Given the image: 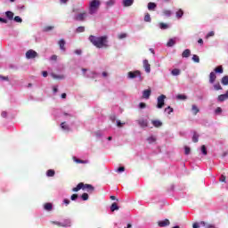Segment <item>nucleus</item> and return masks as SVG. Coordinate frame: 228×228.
Wrapping results in <instances>:
<instances>
[{"label":"nucleus","mask_w":228,"mask_h":228,"mask_svg":"<svg viewBox=\"0 0 228 228\" xmlns=\"http://www.w3.org/2000/svg\"><path fill=\"white\" fill-rule=\"evenodd\" d=\"M83 52L81 50H75V54H77L78 56L81 55Z\"/></svg>","instance_id":"nucleus-61"},{"label":"nucleus","mask_w":228,"mask_h":228,"mask_svg":"<svg viewBox=\"0 0 228 228\" xmlns=\"http://www.w3.org/2000/svg\"><path fill=\"white\" fill-rule=\"evenodd\" d=\"M192 60L195 63H200V58H199V56L197 54H194L192 56Z\"/></svg>","instance_id":"nucleus-39"},{"label":"nucleus","mask_w":228,"mask_h":228,"mask_svg":"<svg viewBox=\"0 0 228 228\" xmlns=\"http://www.w3.org/2000/svg\"><path fill=\"white\" fill-rule=\"evenodd\" d=\"M159 28L160 29H168V24L160 22L159 23Z\"/></svg>","instance_id":"nucleus-35"},{"label":"nucleus","mask_w":228,"mask_h":228,"mask_svg":"<svg viewBox=\"0 0 228 228\" xmlns=\"http://www.w3.org/2000/svg\"><path fill=\"white\" fill-rule=\"evenodd\" d=\"M44 208H45V211H51L53 209V204L45 203Z\"/></svg>","instance_id":"nucleus-32"},{"label":"nucleus","mask_w":228,"mask_h":228,"mask_svg":"<svg viewBox=\"0 0 228 228\" xmlns=\"http://www.w3.org/2000/svg\"><path fill=\"white\" fill-rule=\"evenodd\" d=\"M184 15V12H183L181 9L176 12V17L177 19H181Z\"/></svg>","instance_id":"nucleus-37"},{"label":"nucleus","mask_w":228,"mask_h":228,"mask_svg":"<svg viewBox=\"0 0 228 228\" xmlns=\"http://www.w3.org/2000/svg\"><path fill=\"white\" fill-rule=\"evenodd\" d=\"M61 127L63 131H70V126H69L66 122H62Z\"/></svg>","instance_id":"nucleus-22"},{"label":"nucleus","mask_w":228,"mask_h":228,"mask_svg":"<svg viewBox=\"0 0 228 228\" xmlns=\"http://www.w3.org/2000/svg\"><path fill=\"white\" fill-rule=\"evenodd\" d=\"M77 197H78L77 194L71 195V200H77Z\"/></svg>","instance_id":"nucleus-55"},{"label":"nucleus","mask_w":228,"mask_h":228,"mask_svg":"<svg viewBox=\"0 0 228 228\" xmlns=\"http://www.w3.org/2000/svg\"><path fill=\"white\" fill-rule=\"evenodd\" d=\"M151 124L154 126V127H161V126H163V123L159 120H152Z\"/></svg>","instance_id":"nucleus-21"},{"label":"nucleus","mask_w":228,"mask_h":228,"mask_svg":"<svg viewBox=\"0 0 228 228\" xmlns=\"http://www.w3.org/2000/svg\"><path fill=\"white\" fill-rule=\"evenodd\" d=\"M85 27L81 26L77 28V33H84Z\"/></svg>","instance_id":"nucleus-45"},{"label":"nucleus","mask_w":228,"mask_h":228,"mask_svg":"<svg viewBox=\"0 0 228 228\" xmlns=\"http://www.w3.org/2000/svg\"><path fill=\"white\" fill-rule=\"evenodd\" d=\"M142 65L145 72L147 74H151V64L149 63V60H143L142 61Z\"/></svg>","instance_id":"nucleus-7"},{"label":"nucleus","mask_w":228,"mask_h":228,"mask_svg":"<svg viewBox=\"0 0 228 228\" xmlns=\"http://www.w3.org/2000/svg\"><path fill=\"white\" fill-rule=\"evenodd\" d=\"M73 161H75V163H77V164L81 163L83 165H86V163H88V160L79 159L76 157H73Z\"/></svg>","instance_id":"nucleus-19"},{"label":"nucleus","mask_w":228,"mask_h":228,"mask_svg":"<svg viewBox=\"0 0 228 228\" xmlns=\"http://www.w3.org/2000/svg\"><path fill=\"white\" fill-rule=\"evenodd\" d=\"M133 3H134V0H123V6L126 8L133 6Z\"/></svg>","instance_id":"nucleus-13"},{"label":"nucleus","mask_w":228,"mask_h":228,"mask_svg":"<svg viewBox=\"0 0 228 228\" xmlns=\"http://www.w3.org/2000/svg\"><path fill=\"white\" fill-rule=\"evenodd\" d=\"M139 108L141 110H144V108H147V104L145 102H140L139 103Z\"/></svg>","instance_id":"nucleus-47"},{"label":"nucleus","mask_w":228,"mask_h":228,"mask_svg":"<svg viewBox=\"0 0 228 228\" xmlns=\"http://www.w3.org/2000/svg\"><path fill=\"white\" fill-rule=\"evenodd\" d=\"M222 85H224V86H227L228 85V76H224L222 77L221 80Z\"/></svg>","instance_id":"nucleus-27"},{"label":"nucleus","mask_w":228,"mask_h":228,"mask_svg":"<svg viewBox=\"0 0 228 228\" xmlns=\"http://www.w3.org/2000/svg\"><path fill=\"white\" fill-rule=\"evenodd\" d=\"M118 38L119 40H122V39H124V38H127V34H126V33L118 34Z\"/></svg>","instance_id":"nucleus-38"},{"label":"nucleus","mask_w":228,"mask_h":228,"mask_svg":"<svg viewBox=\"0 0 228 228\" xmlns=\"http://www.w3.org/2000/svg\"><path fill=\"white\" fill-rule=\"evenodd\" d=\"M215 72H216L217 74H224V68L222 66H218L217 68H216Z\"/></svg>","instance_id":"nucleus-33"},{"label":"nucleus","mask_w":228,"mask_h":228,"mask_svg":"<svg viewBox=\"0 0 228 228\" xmlns=\"http://www.w3.org/2000/svg\"><path fill=\"white\" fill-rule=\"evenodd\" d=\"M191 110L193 112V115H197V113H199V111H200V110H199V107H197V105H192Z\"/></svg>","instance_id":"nucleus-30"},{"label":"nucleus","mask_w":228,"mask_h":228,"mask_svg":"<svg viewBox=\"0 0 228 228\" xmlns=\"http://www.w3.org/2000/svg\"><path fill=\"white\" fill-rule=\"evenodd\" d=\"M200 224L201 225V227H205V228H216V227H215V225L209 224H208V223H206L204 221H201L200 223Z\"/></svg>","instance_id":"nucleus-14"},{"label":"nucleus","mask_w":228,"mask_h":228,"mask_svg":"<svg viewBox=\"0 0 228 228\" xmlns=\"http://www.w3.org/2000/svg\"><path fill=\"white\" fill-rule=\"evenodd\" d=\"M201 152L204 156H208V149H206V145L201 146Z\"/></svg>","instance_id":"nucleus-41"},{"label":"nucleus","mask_w":228,"mask_h":228,"mask_svg":"<svg viewBox=\"0 0 228 228\" xmlns=\"http://www.w3.org/2000/svg\"><path fill=\"white\" fill-rule=\"evenodd\" d=\"M176 99H178V101H186V99H188V96H186L185 94H178L176 95Z\"/></svg>","instance_id":"nucleus-29"},{"label":"nucleus","mask_w":228,"mask_h":228,"mask_svg":"<svg viewBox=\"0 0 228 228\" xmlns=\"http://www.w3.org/2000/svg\"><path fill=\"white\" fill-rule=\"evenodd\" d=\"M159 227H167V225H170V220L165 219L163 221L158 222Z\"/></svg>","instance_id":"nucleus-9"},{"label":"nucleus","mask_w":228,"mask_h":228,"mask_svg":"<svg viewBox=\"0 0 228 228\" xmlns=\"http://www.w3.org/2000/svg\"><path fill=\"white\" fill-rule=\"evenodd\" d=\"M215 81H216V73H215V72H211L210 74H209V83L211 84V85H213V83H215Z\"/></svg>","instance_id":"nucleus-12"},{"label":"nucleus","mask_w":228,"mask_h":228,"mask_svg":"<svg viewBox=\"0 0 228 228\" xmlns=\"http://www.w3.org/2000/svg\"><path fill=\"white\" fill-rule=\"evenodd\" d=\"M56 174V172L54 171V169H49L46 172V175L47 177H54V175Z\"/></svg>","instance_id":"nucleus-26"},{"label":"nucleus","mask_w":228,"mask_h":228,"mask_svg":"<svg viewBox=\"0 0 228 228\" xmlns=\"http://www.w3.org/2000/svg\"><path fill=\"white\" fill-rule=\"evenodd\" d=\"M191 54V51L190 49H186L183 52L182 57L183 58H190V55Z\"/></svg>","instance_id":"nucleus-16"},{"label":"nucleus","mask_w":228,"mask_h":228,"mask_svg":"<svg viewBox=\"0 0 228 228\" xmlns=\"http://www.w3.org/2000/svg\"><path fill=\"white\" fill-rule=\"evenodd\" d=\"M89 41L94 47H97V49H106L110 47L108 45V36L95 37L91 35Z\"/></svg>","instance_id":"nucleus-1"},{"label":"nucleus","mask_w":228,"mask_h":228,"mask_svg":"<svg viewBox=\"0 0 228 228\" xmlns=\"http://www.w3.org/2000/svg\"><path fill=\"white\" fill-rule=\"evenodd\" d=\"M128 77L129 79H134L135 77H142V72H140V70L129 71Z\"/></svg>","instance_id":"nucleus-6"},{"label":"nucleus","mask_w":228,"mask_h":228,"mask_svg":"<svg viewBox=\"0 0 228 228\" xmlns=\"http://www.w3.org/2000/svg\"><path fill=\"white\" fill-rule=\"evenodd\" d=\"M51 60H52L53 61H56V60H58V56L53 55V56L51 57Z\"/></svg>","instance_id":"nucleus-62"},{"label":"nucleus","mask_w":228,"mask_h":228,"mask_svg":"<svg viewBox=\"0 0 228 228\" xmlns=\"http://www.w3.org/2000/svg\"><path fill=\"white\" fill-rule=\"evenodd\" d=\"M119 208H118V204H117V202H114L111 204L110 206V211L113 213L115 211H118Z\"/></svg>","instance_id":"nucleus-18"},{"label":"nucleus","mask_w":228,"mask_h":228,"mask_svg":"<svg viewBox=\"0 0 228 228\" xmlns=\"http://www.w3.org/2000/svg\"><path fill=\"white\" fill-rule=\"evenodd\" d=\"M59 47L61 49V51H65V39H61L59 41Z\"/></svg>","instance_id":"nucleus-20"},{"label":"nucleus","mask_w":228,"mask_h":228,"mask_svg":"<svg viewBox=\"0 0 228 228\" xmlns=\"http://www.w3.org/2000/svg\"><path fill=\"white\" fill-rule=\"evenodd\" d=\"M37 56H38V53H37L33 49H30V50L27 51V53H26L27 60H33V59L37 58Z\"/></svg>","instance_id":"nucleus-5"},{"label":"nucleus","mask_w":228,"mask_h":228,"mask_svg":"<svg viewBox=\"0 0 228 228\" xmlns=\"http://www.w3.org/2000/svg\"><path fill=\"white\" fill-rule=\"evenodd\" d=\"M52 29H54V26H46L44 28V31H52Z\"/></svg>","instance_id":"nucleus-43"},{"label":"nucleus","mask_w":228,"mask_h":228,"mask_svg":"<svg viewBox=\"0 0 228 228\" xmlns=\"http://www.w3.org/2000/svg\"><path fill=\"white\" fill-rule=\"evenodd\" d=\"M152 91L151 89H146L142 92V99H149Z\"/></svg>","instance_id":"nucleus-11"},{"label":"nucleus","mask_w":228,"mask_h":228,"mask_svg":"<svg viewBox=\"0 0 228 228\" xmlns=\"http://www.w3.org/2000/svg\"><path fill=\"white\" fill-rule=\"evenodd\" d=\"M124 124H125V123L120 122V120H118V121H117V126H118V127H122V126H124Z\"/></svg>","instance_id":"nucleus-56"},{"label":"nucleus","mask_w":228,"mask_h":228,"mask_svg":"<svg viewBox=\"0 0 228 228\" xmlns=\"http://www.w3.org/2000/svg\"><path fill=\"white\" fill-rule=\"evenodd\" d=\"M171 74H172V76H179V74H181V69H174L171 71Z\"/></svg>","instance_id":"nucleus-34"},{"label":"nucleus","mask_w":228,"mask_h":228,"mask_svg":"<svg viewBox=\"0 0 228 228\" xmlns=\"http://www.w3.org/2000/svg\"><path fill=\"white\" fill-rule=\"evenodd\" d=\"M167 99V96L165 94H161L160 96L158 97L157 99V108L159 110H161V108H163V106H165V100Z\"/></svg>","instance_id":"nucleus-4"},{"label":"nucleus","mask_w":228,"mask_h":228,"mask_svg":"<svg viewBox=\"0 0 228 228\" xmlns=\"http://www.w3.org/2000/svg\"><path fill=\"white\" fill-rule=\"evenodd\" d=\"M14 20H15V22H22V18H20V16H15L14 17Z\"/></svg>","instance_id":"nucleus-50"},{"label":"nucleus","mask_w":228,"mask_h":228,"mask_svg":"<svg viewBox=\"0 0 228 228\" xmlns=\"http://www.w3.org/2000/svg\"><path fill=\"white\" fill-rule=\"evenodd\" d=\"M219 181H220L221 183H225V181H226L225 175H222L221 177H220V179H219Z\"/></svg>","instance_id":"nucleus-53"},{"label":"nucleus","mask_w":228,"mask_h":228,"mask_svg":"<svg viewBox=\"0 0 228 228\" xmlns=\"http://www.w3.org/2000/svg\"><path fill=\"white\" fill-rule=\"evenodd\" d=\"M51 76L53 79H65V76L63 75H56L54 73H52Z\"/></svg>","instance_id":"nucleus-25"},{"label":"nucleus","mask_w":228,"mask_h":228,"mask_svg":"<svg viewBox=\"0 0 228 228\" xmlns=\"http://www.w3.org/2000/svg\"><path fill=\"white\" fill-rule=\"evenodd\" d=\"M79 190H87L88 193H94L95 188L92 184L79 183L77 187L72 189V191H79Z\"/></svg>","instance_id":"nucleus-3"},{"label":"nucleus","mask_w":228,"mask_h":228,"mask_svg":"<svg viewBox=\"0 0 228 228\" xmlns=\"http://www.w3.org/2000/svg\"><path fill=\"white\" fill-rule=\"evenodd\" d=\"M200 226H202L201 224H200V223L199 224V223H194L193 224H192V228H200Z\"/></svg>","instance_id":"nucleus-52"},{"label":"nucleus","mask_w":228,"mask_h":228,"mask_svg":"<svg viewBox=\"0 0 228 228\" xmlns=\"http://www.w3.org/2000/svg\"><path fill=\"white\" fill-rule=\"evenodd\" d=\"M63 203L66 205V206H69L70 204V200H69L68 199H65L63 200Z\"/></svg>","instance_id":"nucleus-60"},{"label":"nucleus","mask_w":228,"mask_h":228,"mask_svg":"<svg viewBox=\"0 0 228 228\" xmlns=\"http://www.w3.org/2000/svg\"><path fill=\"white\" fill-rule=\"evenodd\" d=\"M0 22H3L4 24H8V20L0 17Z\"/></svg>","instance_id":"nucleus-54"},{"label":"nucleus","mask_w":228,"mask_h":228,"mask_svg":"<svg viewBox=\"0 0 228 228\" xmlns=\"http://www.w3.org/2000/svg\"><path fill=\"white\" fill-rule=\"evenodd\" d=\"M216 114H219V113H221L222 112V108H220V107H217L216 109V111H215Z\"/></svg>","instance_id":"nucleus-57"},{"label":"nucleus","mask_w":228,"mask_h":228,"mask_svg":"<svg viewBox=\"0 0 228 228\" xmlns=\"http://www.w3.org/2000/svg\"><path fill=\"white\" fill-rule=\"evenodd\" d=\"M163 15H165L166 17H170V15H172V11H170V10H164L163 11Z\"/></svg>","instance_id":"nucleus-40"},{"label":"nucleus","mask_w":228,"mask_h":228,"mask_svg":"<svg viewBox=\"0 0 228 228\" xmlns=\"http://www.w3.org/2000/svg\"><path fill=\"white\" fill-rule=\"evenodd\" d=\"M13 12H12V11H7L5 12V16L7 17V19H9V20H13Z\"/></svg>","instance_id":"nucleus-24"},{"label":"nucleus","mask_w":228,"mask_h":228,"mask_svg":"<svg viewBox=\"0 0 228 228\" xmlns=\"http://www.w3.org/2000/svg\"><path fill=\"white\" fill-rule=\"evenodd\" d=\"M174 45H175V38L169 39L168 42L167 43V46L174 47Z\"/></svg>","instance_id":"nucleus-23"},{"label":"nucleus","mask_w":228,"mask_h":228,"mask_svg":"<svg viewBox=\"0 0 228 228\" xmlns=\"http://www.w3.org/2000/svg\"><path fill=\"white\" fill-rule=\"evenodd\" d=\"M156 137H154V135H151V136H150V137H148L147 138V142H149V143H156Z\"/></svg>","instance_id":"nucleus-31"},{"label":"nucleus","mask_w":228,"mask_h":228,"mask_svg":"<svg viewBox=\"0 0 228 228\" xmlns=\"http://www.w3.org/2000/svg\"><path fill=\"white\" fill-rule=\"evenodd\" d=\"M137 123L139 124L140 127H148L149 121L146 119H139L137 120Z\"/></svg>","instance_id":"nucleus-10"},{"label":"nucleus","mask_w":228,"mask_h":228,"mask_svg":"<svg viewBox=\"0 0 228 228\" xmlns=\"http://www.w3.org/2000/svg\"><path fill=\"white\" fill-rule=\"evenodd\" d=\"M184 150H185V151H184V153L186 154V156H188V154H190V152H191L190 147L185 146Z\"/></svg>","instance_id":"nucleus-51"},{"label":"nucleus","mask_w":228,"mask_h":228,"mask_svg":"<svg viewBox=\"0 0 228 228\" xmlns=\"http://www.w3.org/2000/svg\"><path fill=\"white\" fill-rule=\"evenodd\" d=\"M215 35V31H210L207 34L206 38H211Z\"/></svg>","instance_id":"nucleus-48"},{"label":"nucleus","mask_w":228,"mask_h":228,"mask_svg":"<svg viewBox=\"0 0 228 228\" xmlns=\"http://www.w3.org/2000/svg\"><path fill=\"white\" fill-rule=\"evenodd\" d=\"M199 134H197V132H194L193 133V136H192V142H194V143H197L198 142H199Z\"/></svg>","instance_id":"nucleus-28"},{"label":"nucleus","mask_w":228,"mask_h":228,"mask_svg":"<svg viewBox=\"0 0 228 228\" xmlns=\"http://www.w3.org/2000/svg\"><path fill=\"white\" fill-rule=\"evenodd\" d=\"M42 76H43V77H47V76H48L47 71H43Z\"/></svg>","instance_id":"nucleus-63"},{"label":"nucleus","mask_w":228,"mask_h":228,"mask_svg":"<svg viewBox=\"0 0 228 228\" xmlns=\"http://www.w3.org/2000/svg\"><path fill=\"white\" fill-rule=\"evenodd\" d=\"M157 4H156V3H152V2H150L149 4H148V10H150V11H155L156 10V8H157Z\"/></svg>","instance_id":"nucleus-17"},{"label":"nucleus","mask_w":228,"mask_h":228,"mask_svg":"<svg viewBox=\"0 0 228 228\" xmlns=\"http://www.w3.org/2000/svg\"><path fill=\"white\" fill-rule=\"evenodd\" d=\"M214 88L215 90H222V86H220V83H217L216 85H214Z\"/></svg>","instance_id":"nucleus-46"},{"label":"nucleus","mask_w":228,"mask_h":228,"mask_svg":"<svg viewBox=\"0 0 228 228\" xmlns=\"http://www.w3.org/2000/svg\"><path fill=\"white\" fill-rule=\"evenodd\" d=\"M151 20H152V19L151 18V14L146 13L144 15V22H151Z\"/></svg>","instance_id":"nucleus-36"},{"label":"nucleus","mask_w":228,"mask_h":228,"mask_svg":"<svg viewBox=\"0 0 228 228\" xmlns=\"http://www.w3.org/2000/svg\"><path fill=\"white\" fill-rule=\"evenodd\" d=\"M99 8H101V0H92L89 3L88 12L90 15H94L97 12H99Z\"/></svg>","instance_id":"nucleus-2"},{"label":"nucleus","mask_w":228,"mask_h":228,"mask_svg":"<svg viewBox=\"0 0 228 228\" xmlns=\"http://www.w3.org/2000/svg\"><path fill=\"white\" fill-rule=\"evenodd\" d=\"M86 17H87V14H86V12H83L79 14H77L76 17H75V20H79L80 22H83V20H85Z\"/></svg>","instance_id":"nucleus-8"},{"label":"nucleus","mask_w":228,"mask_h":228,"mask_svg":"<svg viewBox=\"0 0 228 228\" xmlns=\"http://www.w3.org/2000/svg\"><path fill=\"white\" fill-rule=\"evenodd\" d=\"M0 78L2 79V81H9L8 77L1 76Z\"/></svg>","instance_id":"nucleus-59"},{"label":"nucleus","mask_w":228,"mask_h":228,"mask_svg":"<svg viewBox=\"0 0 228 228\" xmlns=\"http://www.w3.org/2000/svg\"><path fill=\"white\" fill-rule=\"evenodd\" d=\"M227 99H228V96L225 94H220L217 97L218 102H224V101H227Z\"/></svg>","instance_id":"nucleus-15"},{"label":"nucleus","mask_w":228,"mask_h":228,"mask_svg":"<svg viewBox=\"0 0 228 228\" xmlns=\"http://www.w3.org/2000/svg\"><path fill=\"white\" fill-rule=\"evenodd\" d=\"M107 6H113V4H115V1L114 0H109L106 3Z\"/></svg>","instance_id":"nucleus-49"},{"label":"nucleus","mask_w":228,"mask_h":228,"mask_svg":"<svg viewBox=\"0 0 228 228\" xmlns=\"http://www.w3.org/2000/svg\"><path fill=\"white\" fill-rule=\"evenodd\" d=\"M88 193L85 192L81 195L82 200H88Z\"/></svg>","instance_id":"nucleus-44"},{"label":"nucleus","mask_w":228,"mask_h":228,"mask_svg":"<svg viewBox=\"0 0 228 228\" xmlns=\"http://www.w3.org/2000/svg\"><path fill=\"white\" fill-rule=\"evenodd\" d=\"M7 113H6V111H3L2 112V117L4 118H6V117H7Z\"/></svg>","instance_id":"nucleus-64"},{"label":"nucleus","mask_w":228,"mask_h":228,"mask_svg":"<svg viewBox=\"0 0 228 228\" xmlns=\"http://www.w3.org/2000/svg\"><path fill=\"white\" fill-rule=\"evenodd\" d=\"M165 111H167L168 115H170V113H174V109L168 106L167 108L165 109Z\"/></svg>","instance_id":"nucleus-42"},{"label":"nucleus","mask_w":228,"mask_h":228,"mask_svg":"<svg viewBox=\"0 0 228 228\" xmlns=\"http://www.w3.org/2000/svg\"><path fill=\"white\" fill-rule=\"evenodd\" d=\"M126 170V167H120L118 168L117 172H124Z\"/></svg>","instance_id":"nucleus-58"}]
</instances>
